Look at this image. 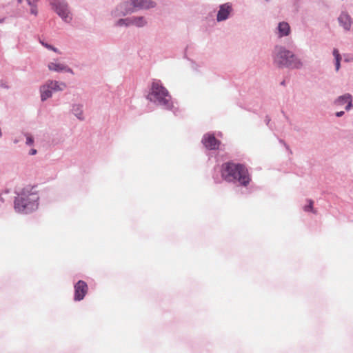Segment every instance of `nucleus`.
<instances>
[{
  "instance_id": "nucleus-5",
  "label": "nucleus",
  "mask_w": 353,
  "mask_h": 353,
  "mask_svg": "<svg viewBox=\"0 0 353 353\" xmlns=\"http://www.w3.org/2000/svg\"><path fill=\"white\" fill-rule=\"evenodd\" d=\"M123 1L114 8L110 12L112 19H120L134 12V8L150 9L156 6V3L152 0H129Z\"/></svg>"
},
{
  "instance_id": "nucleus-1",
  "label": "nucleus",
  "mask_w": 353,
  "mask_h": 353,
  "mask_svg": "<svg viewBox=\"0 0 353 353\" xmlns=\"http://www.w3.org/2000/svg\"><path fill=\"white\" fill-rule=\"evenodd\" d=\"M14 209L16 212L28 214L37 210L39 196L37 186L28 185L14 190Z\"/></svg>"
},
{
  "instance_id": "nucleus-10",
  "label": "nucleus",
  "mask_w": 353,
  "mask_h": 353,
  "mask_svg": "<svg viewBox=\"0 0 353 353\" xmlns=\"http://www.w3.org/2000/svg\"><path fill=\"white\" fill-rule=\"evenodd\" d=\"M232 11V6L231 3H225L219 6V9L216 14V21L218 22L227 20Z\"/></svg>"
},
{
  "instance_id": "nucleus-27",
  "label": "nucleus",
  "mask_w": 353,
  "mask_h": 353,
  "mask_svg": "<svg viewBox=\"0 0 353 353\" xmlns=\"http://www.w3.org/2000/svg\"><path fill=\"white\" fill-rule=\"evenodd\" d=\"M0 87L6 88V89L9 88V87L6 85V83L3 81H0Z\"/></svg>"
},
{
  "instance_id": "nucleus-28",
  "label": "nucleus",
  "mask_w": 353,
  "mask_h": 353,
  "mask_svg": "<svg viewBox=\"0 0 353 353\" xmlns=\"http://www.w3.org/2000/svg\"><path fill=\"white\" fill-rule=\"evenodd\" d=\"M335 65V70L339 71L341 68V63H334Z\"/></svg>"
},
{
  "instance_id": "nucleus-23",
  "label": "nucleus",
  "mask_w": 353,
  "mask_h": 353,
  "mask_svg": "<svg viewBox=\"0 0 353 353\" xmlns=\"http://www.w3.org/2000/svg\"><path fill=\"white\" fill-rule=\"evenodd\" d=\"M30 13L32 14H34V15H37V13H38V11H37V6L36 4H34V6H31V8H30Z\"/></svg>"
},
{
  "instance_id": "nucleus-32",
  "label": "nucleus",
  "mask_w": 353,
  "mask_h": 353,
  "mask_svg": "<svg viewBox=\"0 0 353 353\" xmlns=\"http://www.w3.org/2000/svg\"><path fill=\"white\" fill-rule=\"evenodd\" d=\"M24 0H17L18 3H21Z\"/></svg>"
},
{
  "instance_id": "nucleus-34",
  "label": "nucleus",
  "mask_w": 353,
  "mask_h": 353,
  "mask_svg": "<svg viewBox=\"0 0 353 353\" xmlns=\"http://www.w3.org/2000/svg\"><path fill=\"white\" fill-rule=\"evenodd\" d=\"M281 85H285V81H283L281 83Z\"/></svg>"
},
{
  "instance_id": "nucleus-18",
  "label": "nucleus",
  "mask_w": 353,
  "mask_h": 353,
  "mask_svg": "<svg viewBox=\"0 0 353 353\" xmlns=\"http://www.w3.org/2000/svg\"><path fill=\"white\" fill-rule=\"evenodd\" d=\"M131 17H126V18H120L117 19L114 23V26L115 27H130L132 26L131 24Z\"/></svg>"
},
{
  "instance_id": "nucleus-30",
  "label": "nucleus",
  "mask_w": 353,
  "mask_h": 353,
  "mask_svg": "<svg viewBox=\"0 0 353 353\" xmlns=\"http://www.w3.org/2000/svg\"><path fill=\"white\" fill-rule=\"evenodd\" d=\"M282 113L283 114V115H284V117H285V119H286L287 120H288V119H288V116H286V114H285V112H284L283 111H282Z\"/></svg>"
},
{
  "instance_id": "nucleus-2",
  "label": "nucleus",
  "mask_w": 353,
  "mask_h": 353,
  "mask_svg": "<svg viewBox=\"0 0 353 353\" xmlns=\"http://www.w3.org/2000/svg\"><path fill=\"white\" fill-rule=\"evenodd\" d=\"M221 178L228 183L247 187L252 181V176L248 167L241 163L230 161L223 163L221 166Z\"/></svg>"
},
{
  "instance_id": "nucleus-7",
  "label": "nucleus",
  "mask_w": 353,
  "mask_h": 353,
  "mask_svg": "<svg viewBox=\"0 0 353 353\" xmlns=\"http://www.w3.org/2000/svg\"><path fill=\"white\" fill-rule=\"evenodd\" d=\"M74 301H81L88 292V285L84 281L79 280L74 285Z\"/></svg>"
},
{
  "instance_id": "nucleus-11",
  "label": "nucleus",
  "mask_w": 353,
  "mask_h": 353,
  "mask_svg": "<svg viewBox=\"0 0 353 353\" xmlns=\"http://www.w3.org/2000/svg\"><path fill=\"white\" fill-rule=\"evenodd\" d=\"M48 68L49 70L56 72H67L70 74H74L72 68L66 65L59 63L50 62L48 64Z\"/></svg>"
},
{
  "instance_id": "nucleus-3",
  "label": "nucleus",
  "mask_w": 353,
  "mask_h": 353,
  "mask_svg": "<svg viewBox=\"0 0 353 353\" xmlns=\"http://www.w3.org/2000/svg\"><path fill=\"white\" fill-rule=\"evenodd\" d=\"M147 99L163 109L172 111L176 114L178 110L174 106L172 97L160 80L152 81Z\"/></svg>"
},
{
  "instance_id": "nucleus-6",
  "label": "nucleus",
  "mask_w": 353,
  "mask_h": 353,
  "mask_svg": "<svg viewBox=\"0 0 353 353\" xmlns=\"http://www.w3.org/2000/svg\"><path fill=\"white\" fill-rule=\"evenodd\" d=\"M50 4L52 10L65 23H70L72 21V16L65 0H50Z\"/></svg>"
},
{
  "instance_id": "nucleus-24",
  "label": "nucleus",
  "mask_w": 353,
  "mask_h": 353,
  "mask_svg": "<svg viewBox=\"0 0 353 353\" xmlns=\"http://www.w3.org/2000/svg\"><path fill=\"white\" fill-rule=\"evenodd\" d=\"M270 118L268 116H266L265 119V122L270 129H272V125L270 124Z\"/></svg>"
},
{
  "instance_id": "nucleus-16",
  "label": "nucleus",
  "mask_w": 353,
  "mask_h": 353,
  "mask_svg": "<svg viewBox=\"0 0 353 353\" xmlns=\"http://www.w3.org/2000/svg\"><path fill=\"white\" fill-rule=\"evenodd\" d=\"M131 24L132 26H136L137 28H143L147 24V21L144 17L142 16H133L131 17Z\"/></svg>"
},
{
  "instance_id": "nucleus-29",
  "label": "nucleus",
  "mask_w": 353,
  "mask_h": 353,
  "mask_svg": "<svg viewBox=\"0 0 353 353\" xmlns=\"http://www.w3.org/2000/svg\"><path fill=\"white\" fill-rule=\"evenodd\" d=\"M6 18H1L0 17V23H3L5 21Z\"/></svg>"
},
{
  "instance_id": "nucleus-36",
  "label": "nucleus",
  "mask_w": 353,
  "mask_h": 353,
  "mask_svg": "<svg viewBox=\"0 0 353 353\" xmlns=\"http://www.w3.org/2000/svg\"><path fill=\"white\" fill-rule=\"evenodd\" d=\"M280 142L285 144V143H284V141L283 140H280Z\"/></svg>"
},
{
  "instance_id": "nucleus-33",
  "label": "nucleus",
  "mask_w": 353,
  "mask_h": 353,
  "mask_svg": "<svg viewBox=\"0 0 353 353\" xmlns=\"http://www.w3.org/2000/svg\"><path fill=\"white\" fill-rule=\"evenodd\" d=\"M18 142H19V140H18V139H14V143H17Z\"/></svg>"
},
{
  "instance_id": "nucleus-14",
  "label": "nucleus",
  "mask_w": 353,
  "mask_h": 353,
  "mask_svg": "<svg viewBox=\"0 0 353 353\" xmlns=\"http://www.w3.org/2000/svg\"><path fill=\"white\" fill-rule=\"evenodd\" d=\"M39 92L41 94V101L42 102H44L49 98L52 97L53 92L48 82L40 86Z\"/></svg>"
},
{
  "instance_id": "nucleus-31",
  "label": "nucleus",
  "mask_w": 353,
  "mask_h": 353,
  "mask_svg": "<svg viewBox=\"0 0 353 353\" xmlns=\"http://www.w3.org/2000/svg\"><path fill=\"white\" fill-rule=\"evenodd\" d=\"M213 178H214V180L215 183H219V182L218 179L215 178L214 176Z\"/></svg>"
},
{
  "instance_id": "nucleus-37",
  "label": "nucleus",
  "mask_w": 353,
  "mask_h": 353,
  "mask_svg": "<svg viewBox=\"0 0 353 353\" xmlns=\"http://www.w3.org/2000/svg\"><path fill=\"white\" fill-rule=\"evenodd\" d=\"M292 45H293V42L292 41V42L290 43V46H292Z\"/></svg>"
},
{
  "instance_id": "nucleus-17",
  "label": "nucleus",
  "mask_w": 353,
  "mask_h": 353,
  "mask_svg": "<svg viewBox=\"0 0 353 353\" xmlns=\"http://www.w3.org/2000/svg\"><path fill=\"white\" fill-rule=\"evenodd\" d=\"M74 115L79 120H84L83 114V105L81 104H74L71 110Z\"/></svg>"
},
{
  "instance_id": "nucleus-25",
  "label": "nucleus",
  "mask_w": 353,
  "mask_h": 353,
  "mask_svg": "<svg viewBox=\"0 0 353 353\" xmlns=\"http://www.w3.org/2000/svg\"><path fill=\"white\" fill-rule=\"evenodd\" d=\"M344 114H345V112L344 111H339V112H336L335 113V115H336V117H341Z\"/></svg>"
},
{
  "instance_id": "nucleus-20",
  "label": "nucleus",
  "mask_w": 353,
  "mask_h": 353,
  "mask_svg": "<svg viewBox=\"0 0 353 353\" xmlns=\"http://www.w3.org/2000/svg\"><path fill=\"white\" fill-rule=\"evenodd\" d=\"M332 54L334 57V63H341L342 58L337 48L333 49Z\"/></svg>"
},
{
  "instance_id": "nucleus-22",
  "label": "nucleus",
  "mask_w": 353,
  "mask_h": 353,
  "mask_svg": "<svg viewBox=\"0 0 353 353\" xmlns=\"http://www.w3.org/2000/svg\"><path fill=\"white\" fill-rule=\"evenodd\" d=\"M24 135L26 137V144L28 145H32L34 142L33 137L28 133L24 134Z\"/></svg>"
},
{
  "instance_id": "nucleus-4",
  "label": "nucleus",
  "mask_w": 353,
  "mask_h": 353,
  "mask_svg": "<svg viewBox=\"0 0 353 353\" xmlns=\"http://www.w3.org/2000/svg\"><path fill=\"white\" fill-rule=\"evenodd\" d=\"M272 57L274 63L279 68L300 69L303 66L301 59L283 46H275Z\"/></svg>"
},
{
  "instance_id": "nucleus-19",
  "label": "nucleus",
  "mask_w": 353,
  "mask_h": 353,
  "mask_svg": "<svg viewBox=\"0 0 353 353\" xmlns=\"http://www.w3.org/2000/svg\"><path fill=\"white\" fill-rule=\"evenodd\" d=\"M40 43L43 46L45 47L46 48H47L48 50H52L56 53H58V54H61V52L60 50L55 48L54 46H53L51 44H49L47 42H45L44 41H42V40H40Z\"/></svg>"
},
{
  "instance_id": "nucleus-13",
  "label": "nucleus",
  "mask_w": 353,
  "mask_h": 353,
  "mask_svg": "<svg viewBox=\"0 0 353 353\" xmlns=\"http://www.w3.org/2000/svg\"><path fill=\"white\" fill-rule=\"evenodd\" d=\"M338 21L341 26L345 30H350L352 26V18L350 15L346 12H342L338 17Z\"/></svg>"
},
{
  "instance_id": "nucleus-12",
  "label": "nucleus",
  "mask_w": 353,
  "mask_h": 353,
  "mask_svg": "<svg viewBox=\"0 0 353 353\" xmlns=\"http://www.w3.org/2000/svg\"><path fill=\"white\" fill-rule=\"evenodd\" d=\"M291 33V28L286 21H281L276 27V34L279 38L288 36Z\"/></svg>"
},
{
  "instance_id": "nucleus-8",
  "label": "nucleus",
  "mask_w": 353,
  "mask_h": 353,
  "mask_svg": "<svg viewBox=\"0 0 353 353\" xmlns=\"http://www.w3.org/2000/svg\"><path fill=\"white\" fill-rule=\"evenodd\" d=\"M203 146L209 150H214L219 149L221 141L218 140L213 133L205 134L201 140Z\"/></svg>"
},
{
  "instance_id": "nucleus-35",
  "label": "nucleus",
  "mask_w": 353,
  "mask_h": 353,
  "mask_svg": "<svg viewBox=\"0 0 353 353\" xmlns=\"http://www.w3.org/2000/svg\"><path fill=\"white\" fill-rule=\"evenodd\" d=\"M0 199H1V201H3V199H2V197H1V194H0Z\"/></svg>"
},
{
  "instance_id": "nucleus-9",
  "label": "nucleus",
  "mask_w": 353,
  "mask_h": 353,
  "mask_svg": "<svg viewBox=\"0 0 353 353\" xmlns=\"http://www.w3.org/2000/svg\"><path fill=\"white\" fill-rule=\"evenodd\" d=\"M352 101V95L350 93H346L335 99L333 101V104L336 107H342L345 105V110L350 111L353 107Z\"/></svg>"
},
{
  "instance_id": "nucleus-26",
  "label": "nucleus",
  "mask_w": 353,
  "mask_h": 353,
  "mask_svg": "<svg viewBox=\"0 0 353 353\" xmlns=\"http://www.w3.org/2000/svg\"><path fill=\"white\" fill-rule=\"evenodd\" d=\"M37 153V150L36 149L32 148L29 151V155H35Z\"/></svg>"
},
{
  "instance_id": "nucleus-15",
  "label": "nucleus",
  "mask_w": 353,
  "mask_h": 353,
  "mask_svg": "<svg viewBox=\"0 0 353 353\" xmlns=\"http://www.w3.org/2000/svg\"><path fill=\"white\" fill-rule=\"evenodd\" d=\"M51 87L52 92L63 91L67 87L64 82H60L58 81L49 80L47 81Z\"/></svg>"
},
{
  "instance_id": "nucleus-21",
  "label": "nucleus",
  "mask_w": 353,
  "mask_h": 353,
  "mask_svg": "<svg viewBox=\"0 0 353 353\" xmlns=\"http://www.w3.org/2000/svg\"><path fill=\"white\" fill-rule=\"evenodd\" d=\"M308 205H306L304 206L303 209L305 212H312V213L315 214L316 211L313 208V201L310 199L308 200Z\"/></svg>"
}]
</instances>
